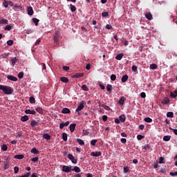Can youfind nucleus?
Listing matches in <instances>:
<instances>
[{
    "mask_svg": "<svg viewBox=\"0 0 177 177\" xmlns=\"http://www.w3.org/2000/svg\"><path fill=\"white\" fill-rule=\"evenodd\" d=\"M102 17H109V12H104L102 13Z\"/></svg>",
    "mask_w": 177,
    "mask_h": 177,
    "instance_id": "nucleus-50",
    "label": "nucleus"
},
{
    "mask_svg": "<svg viewBox=\"0 0 177 177\" xmlns=\"http://www.w3.org/2000/svg\"><path fill=\"white\" fill-rule=\"evenodd\" d=\"M0 91H3L5 95H12L13 93V88L8 86L0 85Z\"/></svg>",
    "mask_w": 177,
    "mask_h": 177,
    "instance_id": "nucleus-1",
    "label": "nucleus"
},
{
    "mask_svg": "<svg viewBox=\"0 0 177 177\" xmlns=\"http://www.w3.org/2000/svg\"><path fill=\"white\" fill-rule=\"evenodd\" d=\"M43 138H44V139H46V140H50V135H49L48 133H44L43 135Z\"/></svg>",
    "mask_w": 177,
    "mask_h": 177,
    "instance_id": "nucleus-24",
    "label": "nucleus"
},
{
    "mask_svg": "<svg viewBox=\"0 0 177 177\" xmlns=\"http://www.w3.org/2000/svg\"><path fill=\"white\" fill-rule=\"evenodd\" d=\"M81 77H84V73H76L72 76L73 78H81Z\"/></svg>",
    "mask_w": 177,
    "mask_h": 177,
    "instance_id": "nucleus-17",
    "label": "nucleus"
},
{
    "mask_svg": "<svg viewBox=\"0 0 177 177\" xmlns=\"http://www.w3.org/2000/svg\"><path fill=\"white\" fill-rule=\"evenodd\" d=\"M170 96L171 97H174L175 99V97H177V91H175L174 93L171 92Z\"/></svg>",
    "mask_w": 177,
    "mask_h": 177,
    "instance_id": "nucleus-33",
    "label": "nucleus"
},
{
    "mask_svg": "<svg viewBox=\"0 0 177 177\" xmlns=\"http://www.w3.org/2000/svg\"><path fill=\"white\" fill-rule=\"evenodd\" d=\"M15 174H19V167L16 166L14 167Z\"/></svg>",
    "mask_w": 177,
    "mask_h": 177,
    "instance_id": "nucleus-61",
    "label": "nucleus"
},
{
    "mask_svg": "<svg viewBox=\"0 0 177 177\" xmlns=\"http://www.w3.org/2000/svg\"><path fill=\"white\" fill-rule=\"evenodd\" d=\"M82 89L83 91H85L86 92H88L89 91V89H88V86H86V85L85 84L82 86Z\"/></svg>",
    "mask_w": 177,
    "mask_h": 177,
    "instance_id": "nucleus-44",
    "label": "nucleus"
},
{
    "mask_svg": "<svg viewBox=\"0 0 177 177\" xmlns=\"http://www.w3.org/2000/svg\"><path fill=\"white\" fill-rule=\"evenodd\" d=\"M150 68H151L152 70H156L157 68V64H152L150 65Z\"/></svg>",
    "mask_w": 177,
    "mask_h": 177,
    "instance_id": "nucleus-45",
    "label": "nucleus"
},
{
    "mask_svg": "<svg viewBox=\"0 0 177 177\" xmlns=\"http://www.w3.org/2000/svg\"><path fill=\"white\" fill-rule=\"evenodd\" d=\"M113 86H111V84H108L107 86H106V91L108 92H110V91H111V88H112Z\"/></svg>",
    "mask_w": 177,
    "mask_h": 177,
    "instance_id": "nucleus-60",
    "label": "nucleus"
},
{
    "mask_svg": "<svg viewBox=\"0 0 177 177\" xmlns=\"http://www.w3.org/2000/svg\"><path fill=\"white\" fill-rule=\"evenodd\" d=\"M29 102L31 104H34V103H35V98H34V97H30L29 98Z\"/></svg>",
    "mask_w": 177,
    "mask_h": 177,
    "instance_id": "nucleus-41",
    "label": "nucleus"
},
{
    "mask_svg": "<svg viewBox=\"0 0 177 177\" xmlns=\"http://www.w3.org/2000/svg\"><path fill=\"white\" fill-rule=\"evenodd\" d=\"M124 102H125V97H121L120 99L119 100L118 103H119V104H121V106H122L124 104Z\"/></svg>",
    "mask_w": 177,
    "mask_h": 177,
    "instance_id": "nucleus-25",
    "label": "nucleus"
},
{
    "mask_svg": "<svg viewBox=\"0 0 177 177\" xmlns=\"http://www.w3.org/2000/svg\"><path fill=\"white\" fill-rule=\"evenodd\" d=\"M85 102L82 101L80 102V105L77 106V108L75 109L76 113H80L81 110H84V108L85 107Z\"/></svg>",
    "mask_w": 177,
    "mask_h": 177,
    "instance_id": "nucleus-3",
    "label": "nucleus"
},
{
    "mask_svg": "<svg viewBox=\"0 0 177 177\" xmlns=\"http://www.w3.org/2000/svg\"><path fill=\"white\" fill-rule=\"evenodd\" d=\"M91 156L93 157H100L102 156V151L91 152Z\"/></svg>",
    "mask_w": 177,
    "mask_h": 177,
    "instance_id": "nucleus-8",
    "label": "nucleus"
},
{
    "mask_svg": "<svg viewBox=\"0 0 177 177\" xmlns=\"http://www.w3.org/2000/svg\"><path fill=\"white\" fill-rule=\"evenodd\" d=\"M16 160H23L24 158V155H15L14 156Z\"/></svg>",
    "mask_w": 177,
    "mask_h": 177,
    "instance_id": "nucleus-19",
    "label": "nucleus"
},
{
    "mask_svg": "<svg viewBox=\"0 0 177 177\" xmlns=\"http://www.w3.org/2000/svg\"><path fill=\"white\" fill-rule=\"evenodd\" d=\"M127 119V118L125 117L124 115H121L120 117H119V120L121 122H124L125 121V120Z\"/></svg>",
    "mask_w": 177,
    "mask_h": 177,
    "instance_id": "nucleus-27",
    "label": "nucleus"
},
{
    "mask_svg": "<svg viewBox=\"0 0 177 177\" xmlns=\"http://www.w3.org/2000/svg\"><path fill=\"white\" fill-rule=\"evenodd\" d=\"M143 138H145V136H143L142 135H138L137 136L138 140H142V139H143Z\"/></svg>",
    "mask_w": 177,
    "mask_h": 177,
    "instance_id": "nucleus-62",
    "label": "nucleus"
},
{
    "mask_svg": "<svg viewBox=\"0 0 177 177\" xmlns=\"http://www.w3.org/2000/svg\"><path fill=\"white\" fill-rule=\"evenodd\" d=\"M143 149H144V150H149V149H150V145H149V144L145 145Z\"/></svg>",
    "mask_w": 177,
    "mask_h": 177,
    "instance_id": "nucleus-49",
    "label": "nucleus"
},
{
    "mask_svg": "<svg viewBox=\"0 0 177 177\" xmlns=\"http://www.w3.org/2000/svg\"><path fill=\"white\" fill-rule=\"evenodd\" d=\"M68 160H70L71 161V162H73V164H77V159H75V158H74L73 154L68 153Z\"/></svg>",
    "mask_w": 177,
    "mask_h": 177,
    "instance_id": "nucleus-5",
    "label": "nucleus"
},
{
    "mask_svg": "<svg viewBox=\"0 0 177 177\" xmlns=\"http://www.w3.org/2000/svg\"><path fill=\"white\" fill-rule=\"evenodd\" d=\"M158 163H159V164H164V157L161 156V157L159 158Z\"/></svg>",
    "mask_w": 177,
    "mask_h": 177,
    "instance_id": "nucleus-58",
    "label": "nucleus"
},
{
    "mask_svg": "<svg viewBox=\"0 0 177 177\" xmlns=\"http://www.w3.org/2000/svg\"><path fill=\"white\" fill-rule=\"evenodd\" d=\"M62 114H70L71 111L68 108H64L62 111Z\"/></svg>",
    "mask_w": 177,
    "mask_h": 177,
    "instance_id": "nucleus-12",
    "label": "nucleus"
},
{
    "mask_svg": "<svg viewBox=\"0 0 177 177\" xmlns=\"http://www.w3.org/2000/svg\"><path fill=\"white\" fill-rule=\"evenodd\" d=\"M60 81H62V82H64L65 84H67V82H68V78L66 77H60Z\"/></svg>",
    "mask_w": 177,
    "mask_h": 177,
    "instance_id": "nucleus-21",
    "label": "nucleus"
},
{
    "mask_svg": "<svg viewBox=\"0 0 177 177\" xmlns=\"http://www.w3.org/2000/svg\"><path fill=\"white\" fill-rule=\"evenodd\" d=\"M28 120H30V118H28V115H25L24 116H22L21 118V121L22 122H26V121H28Z\"/></svg>",
    "mask_w": 177,
    "mask_h": 177,
    "instance_id": "nucleus-15",
    "label": "nucleus"
},
{
    "mask_svg": "<svg viewBox=\"0 0 177 177\" xmlns=\"http://www.w3.org/2000/svg\"><path fill=\"white\" fill-rule=\"evenodd\" d=\"M167 117L169 118H174V112H167Z\"/></svg>",
    "mask_w": 177,
    "mask_h": 177,
    "instance_id": "nucleus-36",
    "label": "nucleus"
},
{
    "mask_svg": "<svg viewBox=\"0 0 177 177\" xmlns=\"http://www.w3.org/2000/svg\"><path fill=\"white\" fill-rule=\"evenodd\" d=\"M35 111H37V113L39 114H42L44 113V109H42L41 107L36 108Z\"/></svg>",
    "mask_w": 177,
    "mask_h": 177,
    "instance_id": "nucleus-31",
    "label": "nucleus"
},
{
    "mask_svg": "<svg viewBox=\"0 0 177 177\" xmlns=\"http://www.w3.org/2000/svg\"><path fill=\"white\" fill-rule=\"evenodd\" d=\"M169 129H170V131H174V133L175 135H176V136H177V129H172V127H169Z\"/></svg>",
    "mask_w": 177,
    "mask_h": 177,
    "instance_id": "nucleus-55",
    "label": "nucleus"
},
{
    "mask_svg": "<svg viewBox=\"0 0 177 177\" xmlns=\"http://www.w3.org/2000/svg\"><path fill=\"white\" fill-rule=\"evenodd\" d=\"M38 125V122L35 121V120H32L30 122V127H32V128L37 127Z\"/></svg>",
    "mask_w": 177,
    "mask_h": 177,
    "instance_id": "nucleus-18",
    "label": "nucleus"
},
{
    "mask_svg": "<svg viewBox=\"0 0 177 177\" xmlns=\"http://www.w3.org/2000/svg\"><path fill=\"white\" fill-rule=\"evenodd\" d=\"M128 81V75H124L122 77V82H127Z\"/></svg>",
    "mask_w": 177,
    "mask_h": 177,
    "instance_id": "nucleus-29",
    "label": "nucleus"
},
{
    "mask_svg": "<svg viewBox=\"0 0 177 177\" xmlns=\"http://www.w3.org/2000/svg\"><path fill=\"white\" fill-rule=\"evenodd\" d=\"M1 150H3V151H6V150H8V145H6V144H3L1 146Z\"/></svg>",
    "mask_w": 177,
    "mask_h": 177,
    "instance_id": "nucleus-40",
    "label": "nucleus"
},
{
    "mask_svg": "<svg viewBox=\"0 0 177 177\" xmlns=\"http://www.w3.org/2000/svg\"><path fill=\"white\" fill-rule=\"evenodd\" d=\"M28 15H29V16H32L34 15V10H32V7H28Z\"/></svg>",
    "mask_w": 177,
    "mask_h": 177,
    "instance_id": "nucleus-11",
    "label": "nucleus"
},
{
    "mask_svg": "<svg viewBox=\"0 0 177 177\" xmlns=\"http://www.w3.org/2000/svg\"><path fill=\"white\" fill-rule=\"evenodd\" d=\"M14 9H21V6L20 5H18V4H14V6H13Z\"/></svg>",
    "mask_w": 177,
    "mask_h": 177,
    "instance_id": "nucleus-52",
    "label": "nucleus"
},
{
    "mask_svg": "<svg viewBox=\"0 0 177 177\" xmlns=\"http://www.w3.org/2000/svg\"><path fill=\"white\" fill-rule=\"evenodd\" d=\"M17 60L18 59L16 57L11 59V62H12V66H15V64H16V63H17Z\"/></svg>",
    "mask_w": 177,
    "mask_h": 177,
    "instance_id": "nucleus-39",
    "label": "nucleus"
},
{
    "mask_svg": "<svg viewBox=\"0 0 177 177\" xmlns=\"http://www.w3.org/2000/svg\"><path fill=\"white\" fill-rule=\"evenodd\" d=\"M9 21L7 19H2L0 20V24H8Z\"/></svg>",
    "mask_w": 177,
    "mask_h": 177,
    "instance_id": "nucleus-28",
    "label": "nucleus"
},
{
    "mask_svg": "<svg viewBox=\"0 0 177 177\" xmlns=\"http://www.w3.org/2000/svg\"><path fill=\"white\" fill-rule=\"evenodd\" d=\"M111 81H115V80H117V76H115V75H114V74L111 75Z\"/></svg>",
    "mask_w": 177,
    "mask_h": 177,
    "instance_id": "nucleus-56",
    "label": "nucleus"
},
{
    "mask_svg": "<svg viewBox=\"0 0 177 177\" xmlns=\"http://www.w3.org/2000/svg\"><path fill=\"white\" fill-rule=\"evenodd\" d=\"M38 160H39V158L38 156H36L30 159V160L32 161V162H37Z\"/></svg>",
    "mask_w": 177,
    "mask_h": 177,
    "instance_id": "nucleus-43",
    "label": "nucleus"
},
{
    "mask_svg": "<svg viewBox=\"0 0 177 177\" xmlns=\"http://www.w3.org/2000/svg\"><path fill=\"white\" fill-rule=\"evenodd\" d=\"M96 143H97V140H92L91 141V146H96Z\"/></svg>",
    "mask_w": 177,
    "mask_h": 177,
    "instance_id": "nucleus-46",
    "label": "nucleus"
},
{
    "mask_svg": "<svg viewBox=\"0 0 177 177\" xmlns=\"http://www.w3.org/2000/svg\"><path fill=\"white\" fill-rule=\"evenodd\" d=\"M131 68H132V71H133V73H136V71H138V66H136L135 65H133Z\"/></svg>",
    "mask_w": 177,
    "mask_h": 177,
    "instance_id": "nucleus-59",
    "label": "nucleus"
},
{
    "mask_svg": "<svg viewBox=\"0 0 177 177\" xmlns=\"http://www.w3.org/2000/svg\"><path fill=\"white\" fill-rule=\"evenodd\" d=\"M23 77H24V72H20L18 74V78H19L20 80H21L23 78Z\"/></svg>",
    "mask_w": 177,
    "mask_h": 177,
    "instance_id": "nucleus-47",
    "label": "nucleus"
},
{
    "mask_svg": "<svg viewBox=\"0 0 177 177\" xmlns=\"http://www.w3.org/2000/svg\"><path fill=\"white\" fill-rule=\"evenodd\" d=\"M164 142H169L171 140V136H165L163 137Z\"/></svg>",
    "mask_w": 177,
    "mask_h": 177,
    "instance_id": "nucleus-23",
    "label": "nucleus"
},
{
    "mask_svg": "<svg viewBox=\"0 0 177 177\" xmlns=\"http://www.w3.org/2000/svg\"><path fill=\"white\" fill-rule=\"evenodd\" d=\"M77 142L80 145V146H84V145H85V142L80 138H77Z\"/></svg>",
    "mask_w": 177,
    "mask_h": 177,
    "instance_id": "nucleus-30",
    "label": "nucleus"
},
{
    "mask_svg": "<svg viewBox=\"0 0 177 177\" xmlns=\"http://www.w3.org/2000/svg\"><path fill=\"white\" fill-rule=\"evenodd\" d=\"M3 6H4V8H8V6H9L8 1H6V0H5L3 2Z\"/></svg>",
    "mask_w": 177,
    "mask_h": 177,
    "instance_id": "nucleus-51",
    "label": "nucleus"
},
{
    "mask_svg": "<svg viewBox=\"0 0 177 177\" xmlns=\"http://www.w3.org/2000/svg\"><path fill=\"white\" fill-rule=\"evenodd\" d=\"M73 167L71 165L70 166H66V165H64L62 167V171L63 172H66V174H68V172H71Z\"/></svg>",
    "mask_w": 177,
    "mask_h": 177,
    "instance_id": "nucleus-4",
    "label": "nucleus"
},
{
    "mask_svg": "<svg viewBox=\"0 0 177 177\" xmlns=\"http://www.w3.org/2000/svg\"><path fill=\"white\" fill-rule=\"evenodd\" d=\"M168 103H169V99L165 97L162 101V104H168Z\"/></svg>",
    "mask_w": 177,
    "mask_h": 177,
    "instance_id": "nucleus-34",
    "label": "nucleus"
},
{
    "mask_svg": "<svg viewBox=\"0 0 177 177\" xmlns=\"http://www.w3.org/2000/svg\"><path fill=\"white\" fill-rule=\"evenodd\" d=\"M9 55H10V53H5L1 55V59H6Z\"/></svg>",
    "mask_w": 177,
    "mask_h": 177,
    "instance_id": "nucleus-26",
    "label": "nucleus"
},
{
    "mask_svg": "<svg viewBox=\"0 0 177 177\" xmlns=\"http://www.w3.org/2000/svg\"><path fill=\"white\" fill-rule=\"evenodd\" d=\"M7 45L8 46H12L13 45V40H8V41H7Z\"/></svg>",
    "mask_w": 177,
    "mask_h": 177,
    "instance_id": "nucleus-53",
    "label": "nucleus"
},
{
    "mask_svg": "<svg viewBox=\"0 0 177 177\" xmlns=\"http://www.w3.org/2000/svg\"><path fill=\"white\" fill-rule=\"evenodd\" d=\"M145 17L146 19H147L148 20H153V15H151V12H147L145 14Z\"/></svg>",
    "mask_w": 177,
    "mask_h": 177,
    "instance_id": "nucleus-13",
    "label": "nucleus"
},
{
    "mask_svg": "<svg viewBox=\"0 0 177 177\" xmlns=\"http://www.w3.org/2000/svg\"><path fill=\"white\" fill-rule=\"evenodd\" d=\"M105 28H106V30H113V26L110 24H106Z\"/></svg>",
    "mask_w": 177,
    "mask_h": 177,
    "instance_id": "nucleus-57",
    "label": "nucleus"
},
{
    "mask_svg": "<svg viewBox=\"0 0 177 177\" xmlns=\"http://www.w3.org/2000/svg\"><path fill=\"white\" fill-rule=\"evenodd\" d=\"M63 70H64V71H68V70H70V67H69V66H63Z\"/></svg>",
    "mask_w": 177,
    "mask_h": 177,
    "instance_id": "nucleus-64",
    "label": "nucleus"
},
{
    "mask_svg": "<svg viewBox=\"0 0 177 177\" xmlns=\"http://www.w3.org/2000/svg\"><path fill=\"white\" fill-rule=\"evenodd\" d=\"M107 118H108V117L106 115H104L102 116V120L104 121V122H106V121H107Z\"/></svg>",
    "mask_w": 177,
    "mask_h": 177,
    "instance_id": "nucleus-63",
    "label": "nucleus"
},
{
    "mask_svg": "<svg viewBox=\"0 0 177 177\" xmlns=\"http://www.w3.org/2000/svg\"><path fill=\"white\" fill-rule=\"evenodd\" d=\"M122 57H124V54L120 53L116 55L115 59H116V60H121V59H122Z\"/></svg>",
    "mask_w": 177,
    "mask_h": 177,
    "instance_id": "nucleus-20",
    "label": "nucleus"
},
{
    "mask_svg": "<svg viewBox=\"0 0 177 177\" xmlns=\"http://www.w3.org/2000/svg\"><path fill=\"white\" fill-rule=\"evenodd\" d=\"M31 176V173L28 172L24 175L20 176L19 177H30Z\"/></svg>",
    "mask_w": 177,
    "mask_h": 177,
    "instance_id": "nucleus-54",
    "label": "nucleus"
},
{
    "mask_svg": "<svg viewBox=\"0 0 177 177\" xmlns=\"http://www.w3.org/2000/svg\"><path fill=\"white\" fill-rule=\"evenodd\" d=\"M75 127H77V124H71L69 126L71 132H74L75 131Z\"/></svg>",
    "mask_w": 177,
    "mask_h": 177,
    "instance_id": "nucleus-14",
    "label": "nucleus"
},
{
    "mask_svg": "<svg viewBox=\"0 0 177 177\" xmlns=\"http://www.w3.org/2000/svg\"><path fill=\"white\" fill-rule=\"evenodd\" d=\"M32 20L35 26H38V24L39 23V19H38L37 18H32Z\"/></svg>",
    "mask_w": 177,
    "mask_h": 177,
    "instance_id": "nucleus-35",
    "label": "nucleus"
},
{
    "mask_svg": "<svg viewBox=\"0 0 177 177\" xmlns=\"http://www.w3.org/2000/svg\"><path fill=\"white\" fill-rule=\"evenodd\" d=\"M59 37H60V32H59V31H55L53 37V41L57 44V45H59Z\"/></svg>",
    "mask_w": 177,
    "mask_h": 177,
    "instance_id": "nucleus-2",
    "label": "nucleus"
},
{
    "mask_svg": "<svg viewBox=\"0 0 177 177\" xmlns=\"http://www.w3.org/2000/svg\"><path fill=\"white\" fill-rule=\"evenodd\" d=\"M72 171H74L75 172H76V174H80V172H81V169L78 167V166H75Z\"/></svg>",
    "mask_w": 177,
    "mask_h": 177,
    "instance_id": "nucleus-22",
    "label": "nucleus"
},
{
    "mask_svg": "<svg viewBox=\"0 0 177 177\" xmlns=\"http://www.w3.org/2000/svg\"><path fill=\"white\" fill-rule=\"evenodd\" d=\"M30 153H32V154H39V151H38L37 148H32L30 151Z\"/></svg>",
    "mask_w": 177,
    "mask_h": 177,
    "instance_id": "nucleus-16",
    "label": "nucleus"
},
{
    "mask_svg": "<svg viewBox=\"0 0 177 177\" xmlns=\"http://www.w3.org/2000/svg\"><path fill=\"white\" fill-rule=\"evenodd\" d=\"M68 125H70L69 121H67L65 123L62 122L59 124V129H63V128H64V127H68Z\"/></svg>",
    "mask_w": 177,
    "mask_h": 177,
    "instance_id": "nucleus-7",
    "label": "nucleus"
},
{
    "mask_svg": "<svg viewBox=\"0 0 177 177\" xmlns=\"http://www.w3.org/2000/svg\"><path fill=\"white\" fill-rule=\"evenodd\" d=\"M70 7H71V12H75V10H77V7H75V6L71 4Z\"/></svg>",
    "mask_w": 177,
    "mask_h": 177,
    "instance_id": "nucleus-32",
    "label": "nucleus"
},
{
    "mask_svg": "<svg viewBox=\"0 0 177 177\" xmlns=\"http://www.w3.org/2000/svg\"><path fill=\"white\" fill-rule=\"evenodd\" d=\"M8 80H10V81H14L15 82H16L17 81V77H15V76H12L11 75H8L7 76Z\"/></svg>",
    "mask_w": 177,
    "mask_h": 177,
    "instance_id": "nucleus-10",
    "label": "nucleus"
},
{
    "mask_svg": "<svg viewBox=\"0 0 177 177\" xmlns=\"http://www.w3.org/2000/svg\"><path fill=\"white\" fill-rule=\"evenodd\" d=\"M144 121L145 122H153V119H151V118L147 117L144 119Z\"/></svg>",
    "mask_w": 177,
    "mask_h": 177,
    "instance_id": "nucleus-37",
    "label": "nucleus"
},
{
    "mask_svg": "<svg viewBox=\"0 0 177 177\" xmlns=\"http://www.w3.org/2000/svg\"><path fill=\"white\" fill-rule=\"evenodd\" d=\"M62 139L64 142H67V133H62Z\"/></svg>",
    "mask_w": 177,
    "mask_h": 177,
    "instance_id": "nucleus-38",
    "label": "nucleus"
},
{
    "mask_svg": "<svg viewBox=\"0 0 177 177\" xmlns=\"http://www.w3.org/2000/svg\"><path fill=\"white\" fill-rule=\"evenodd\" d=\"M4 30H5L6 31H10V30H12V26H11L10 25H7V26L5 27Z\"/></svg>",
    "mask_w": 177,
    "mask_h": 177,
    "instance_id": "nucleus-42",
    "label": "nucleus"
},
{
    "mask_svg": "<svg viewBox=\"0 0 177 177\" xmlns=\"http://www.w3.org/2000/svg\"><path fill=\"white\" fill-rule=\"evenodd\" d=\"M3 165L4 169H9V158L6 159V161L3 162Z\"/></svg>",
    "mask_w": 177,
    "mask_h": 177,
    "instance_id": "nucleus-6",
    "label": "nucleus"
},
{
    "mask_svg": "<svg viewBox=\"0 0 177 177\" xmlns=\"http://www.w3.org/2000/svg\"><path fill=\"white\" fill-rule=\"evenodd\" d=\"M124 174H128L129 172V167H124L123 168Z\"/></svg>",
    "mask_w": 177,
    "mask_h": 177,
    "instance_id": "nucleus-48",
    "label": "nucleus"
},
{
    "mask_svg": "<svg viewBox=\"0 0 177 177\" xmlns=\"http://www.w3.org/2000/svg\"><path fill=\"white\" fill-rule=\"evenodd\" d=\"M25 113L26 114H32V115H35V114H37V112L35 111V110H30V109H26L25 111Z\"/></svg>",
    "mask_w": 177,
    "mask_h": 177,
    "instance_id": "nucleus-9",
    "label": "nucleus"
}]
</instances>
